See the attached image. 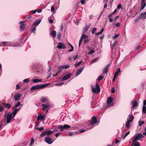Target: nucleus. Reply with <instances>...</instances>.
Masks as SVG:
<instances>
[{
	"instance_id": "nucleus-1",
	"label": "nucleus",
	"mask_w": 146,
	"mask_h": 146,
	"mask_svg": "<svg viewBox=\"0 0 146 146\" xmlns=\"http://www.w3.org/2000/svg\"><path fill=\"white\" fill-rule=\"evenodd\" d=\"M16 108L15 107V106L14 107H13L12 108V109L14 110L12 113L9 112L7 115H6V113L4 115V117L7 119V124L11 122L12 120L14 118L16 113L20 109V108L16 109Z\"/></svg>"
},
{
	"instance_id": "nucleus-2",
	"label": "nucleus",
	"mask_w": 146,
	"mask_h": 146,
	"mask_svg": "<svg viewBox=\"0 0 146 146\" xmlns=\"http://www.w3.org/2000/svg\"><path fill=\"white\" fill-rule=\"evenodd\" d=\"M97 122V119L96 116H93L91 120L90 121V123L88 125V129H90L93 127L95 124Z\"/></svg>"
},
{
	"instance_id": "nucleus-3",
	"label": "nucleus",
	"mask_w": 146,
	"mask_h": 146,
	"mask_svg": "<svg viewBox=\"0 0 146 146\" xmlns=\"http://www.w3.org/2000/svg\"><path fill=\"white\" fill-rule=\"evenodd\" d=\"M88 36H87L85 34H83L80 38L79 41V47H80L82 42L83 40V39L84 40V44H85L87 42H89V40L88 39Z\"/></svg>"
},
{
	"instance_id": "nucleus-4",
	"label": "nucleus",
	"mask_w": 146,
	"mask_h": 146,
	"mask_svg": "<svg viewBox=\"0 0 146 146\" xmlns=\"http://www.w3.org/2000/svg\"><path fill=\"white\" fill-rule=\"evenodd\" d=\"M48 85L47 84L37 85L31 87V90H37L39 89H43L44 88L48 86Z\"/></svg>"
},
{
	"instance_id": "nucleus-5",
	"label": "nucleus",
	"mask_w": 146,
	"mask_h": 146,
	"mask_svg": "<svg viewBox=\"0 0 146 146\" xmlns=\"http://www.w3.org/2000/svg\"><path fill=\"white\" fill-rule=\"evenodd\" d=\"M96 88L95 89L94 88L93 86H92V92L94 93H96L97 92L98 93H99L100 91V88L99 85V84H96Z\"/></svg>"
},
{
	"instance_id": "nucleus-6",
	"label": "nucleus",
	"mask_w": 146,
	"mask_h": 146,
	"mask_svg": "<svg viewBox=\"0 0 146 146\" xmlns=\"http://www.w3.org/2000/svg\"><path fill=\"white\" fill-rule=\"evenodd\" d=\"M70 127V126L68 125L65 124L64 126L60 125L58 126V129H61L60 131H62L64 129H69Z\"/></svg>"
},
{
	"instance_id": "nucleus-7",
	"label": "nucleus",
	"mask_w": 146,
	"mask_h": 146,
	"mask_svg": "<svg viewBox=\"0 0 146 146\" xmlns=\"http://www.w3.org/2000/svg\"><path fill=\"white\" fill-rule=\"evenodd\" d=\"M143 137H144V136L141 133L137 134V135L133 138V142H135L136 141H138L140 139Z\"/></svg>"
},
{
	"instance_id": "nucleus-8",
	"label": "nucleus",
	"mask_w": 146,
	"mask_h": 146,
	"mask_svg": "<svg viewBox=\"0 0 146 146\" xmlns=\"http://www.w3.org/2000/svg\"><path fill=\"white\" fill-rule=\"evenodd\" d=\"M58 45L57 46V48L59 49H65L66 48V46L63 43L60 42L58 43Z\"/></svg>"
},
{
	"instance_id": "nucleus-9",
	"label": "nucleus",
	"mask_w": 146,
	"mask_h": 146,
	"mask_svg": "<svg viewBox=\"0 0 146 146\" xmlns=\"http://www.w3.org/2000/svg\"><path fill=\"white\" fill-rule=\"evenodd\" d=\"M45 114L42 115L41 114H40L37 117V119L38 120H45Z\"/></svg>"
},
{
	"instance_id": "nucleus-10",
	"label": "nucleus",
	"mask_w": 146,
	"mask_h": 146,
	"mask_svg": "<svg viewBox=\"0 0 146 146\" xmlns=\"http://www.w3.org/2000/svg\"><path fill=\"white\" fill-rule=\"evenodd\" d=\"M69 65H63L61 66H60V67H59L58 68V73L60 72H61L63 68H66L68 69L69 68Z\"/></svg>"
},
{
	"instance_id": "nucleus-11",
	"label": "nucleus",
	"mask_w": 146,
	"mask_h": 146,
	"mask_svg": "<svg viewBox=\"0 0 146 146\" xmlns=\"http://www.w3.org/2000/svg\"><path fill=\"white\" fill-rule=\"evenodd\" d=\"M113 99L112 97H110L108 98L107 100V104L108 105H111V106H113L114 105L112 104H111V103L113 101Z\"/></svg>"
},
{
	"instance_id": "nucleus-12",
	"label": "nucleus",
	"mask_w": 146,
	"mask_h": 146,
	"mask_svg": "<svg viewBox=\"0 0 146 146\" xmlns=\"http://www.w3.org/2000/svg\"><path fill=\"white\" fill-rule=\"evenodd\" d=\"M45 141L49 144H51L53 143L50 137H45Z\"/></svg>"
},
{
	"instance_id": "nucleus-13",
	"label": "nucleus",
	"mask_w": 146,
	"mask_h": 146,
	"mask_svg": "<svg viewBox=\"0 0 146 146\" xmlns=\"http://www.w3.org/2000/svg\"><path fill=\"white\" fill-rule=\"evenodd\" d=\"M84 68V66H82V67H80L79 68V69L78 70L77 72H76V74L75 76H77L79 74H80V73L82 72Z\"/></svg>"
},
{
	"instance_id": "nucleus-14",
	"label": "nucleus",
	"mask_w": 146,
	"mask_h": 146,
	"mask_svg": "<svg viewBox=\"0 0 146 146\" xmlns=\"http://www.w3.org/2000/svg\"><path fill=\"white\" fill-rule=\"evenodd\" d=\"M71 73H69L68 74L65 75L62 78V80L64 81L68 80L71 77Z\"/></svg>"
},
{
	"instance_id": "nucleus-15",
	"label": "nucleus",
	"mask_w": 146,
	"mask_h": 146,
	"mask_svg": "<svg viewBox=\"0 0 146 146\" xmlns=\"http://www.w3.org/2000/svg\"><path fill=\"white\" fill-rule=\"evenodd\" d=\"M6 123H7L6 118H3L0 123V125H5L6 124Z\"/></svg>"
},
{
	"instance_id": "nucleus-16",
	"label": "nucleus",
	"mask_w": 146,
	"mask_h": 146,
	"mask_svg": "<svg viewBox=\"0 0 146 146\" xmlns=\"http://www.w3.org/2000/svg\"><path fill=\"white\" fill-rule=\"evenodd\" d=\"M138 106V103L136 101H134V102L133 104L131 107V110H134V108Z\"/></svg>"
},
{
	"instance_id": "nucleus-17",
	"label": "nucleus",
	"mask_w": 146,
	"mask_h": 146,
	"mask_svg": "<svg viewBox=\"0 0 146 146\" xmlns=\"http://www.w3.org/2000/svg\"><path fill=\"white\" fill-rule=\"evenodd\" d=\"M91 25L90 24L86 25L85 27V28L84 30V32H86L91 27Z\"/></svg>"
},
{
	"instance_id": "nucleus-18",
	"label": "nucleus",
	"mask_w": 146,
	"mask_h": 146,
	"mask_svg": "<svg viewBox=\"0 0 146 146\" xmlns=\"http://www.w3.org/2000/svg\"><path fill=\"white\" fill-rule=\"evenodd\" d=\"M25 16H26L25 18H26V21H24V22L26 21H30V20L29 19L31 18H32V17L30 15H29V16L25 15ZM23 22H23H23H20V23H22Z\"/></svg>"
},
{
	"instance_id": "nucleus-19",
	"label": "nucleus",
	"mask_w": 146,
	"mask_h": 146,
	"mask_svg": "<svg viewBox=\"0 0 146 146\" xmlns=\"http://www.w3.org/2000/svg\"><path fill=\"white\" fill-rule=\"evenodd\" d=\"M2 104L3 107L5 106V108H10L11 107V105L9 104H6L4 103H2Z\"/></svg>"
},
{
	"instance_id": "nucleus-20",
	"label": "nucleus",
	"mask_w": 146,
	"mask_h": 146,
	"mask_svg": "<svg viewBox=\"0 0 146 146\" xmlns=\"http://www.w3.org/2000/svg\"><path fill=\"white\" fill-rule=\"evenodd\" d=\"M21 95L20 94H15L14 96L15 99V101H18L19 99L21 97Z\"/></svg>"
},
{
	"instance_id": "nucleus-21",
	"label": "nucleus",
	"mask_w": 146,
	"mask_h": 146,
	"mask_svg": "<svg viewBox=\"0 0 146 146\" xmlns=\"http://www.w3.org/2000/svg\"><path fill=\"white\" fill-rule=\"evenodd\" d=\"M134 118V117L133 115L129 114V119H127V120H129L131 122H132Z\"/></svg>"
},
{
	"instance_id": "nucleus-22",
	"label": "nucleus",
	"mask_w": 146,
	"mask_h": 146,
	"mask_svg": "<svg viewBox=\"0 0 146 146\" xmlns=\"http://www.w3.org/2000/svg\"><path fill=\"white\" fill-rule=\"evenodd\" d=\"M26 27V25L24 24H21L20 25V28L21 30H23Z\"/></svg>"
},
{
	"instance_id": "nucleus-23",
	"label": "nucleus",
	"mask_w": 146,
	"mask_h": 146,
	"mask_svg": "<svg viewBox=\"0 0 146 146\" xmlns=\"http://www.w3.org/2000/svg\"><path fill=\"white\" fill-rule=\"evenodd\" d=\"M141 18L143 19H145L146 18V11L144 13H142L141 14Z\"/></svg>"
},
{
	"instance_id": "nucleus-24",
	"label": "nucleus",
	"mask_w": 146,
	"mask_h": 146,
	"mask_svg": "<svg viewBox=\"0 0 146 146\" xmlns=\"http://www.w3.org/2000/svg\"><path fill=\"white\" fill-rule=\"evenodd\" d=\"M131 122L129 121V120H127V122H126L125 123V126L127 128H128L130 126V123Z\"/></svg>"
},
{
	"instance_id": "nucleus-25",
	"label": "nucleus",
	"mask_w": 146,
	"mask_h": 146,
	"mask_svg": "<svg viewBox=\"0 0 146 146\" xmlns=\"http://www.w3.org/2000/svg\"><path fill=\"white\" fill-rule=\"evenodd\" d=\"M140 146V145L139 143L138 142H135L133 143L132 146Z\"/></svg>"
},
{
	"instance_id": "nucleus-26",
	"label": "nucleus",
	"mask_w": 146,
	"mask_h": 146,
	"mask_svg": "<svg viewBox=\"0 0 146 146\" xmlns=\"http://www.w3.org/2000/svg\"><path fill=\"white\" fill-rule=\"evenodd\" d=\"M51 35L54 37H55L56 35V33L55 31L53 30L51 32Z\"/></svg>"
},
{
	"instance_id": "nucleus-27",
	"label": "nucleus",
	"mask_w": 146,
	"mask_h": 146,
	"mask_svg": "<svg viewBox=\"0 0 146 146\" xmlns=\"http://www.w3.org/2000/svg\"><path fill=\"white\" fill-rule=\"evenodd\" d=\"M40 20H38L37 21H36L34 23V25L35 26H37L40 23Z\"/></svg>"
},
{
	"instance_id": "nucleus-28",
	"label": "nucleus",
	"mask_w": 146,
	"mask_h": 146,
	"mask_svg": "<svg viewBox=\"0 0 146 146\" xmlns=\"http://www.w3.org/2000/svg\"><path fill=\"white\" fill-rule=\"evenodd\" d=\"M46 131V135H47L48 136H49L50 135L52 134L53 133V131Z\"/></svg>"
},
{
	"instance_id": "nucleus-29",
	"label": "nucleus",
	"mask_w": 146,
	"mask_h": 146,
	"mask_svg": "<svg viewBox=\"0 0 146 146\" xmlns=\"http://www.w3.org/2000/svg\"><path fill=\"white\" fill-rule=\"evenodd\" d=\"M46 135V131H43L40 134V136L41 137H43L44 136Z\"/></svg>"
},
{
	"instance_id": "nucleus-30",
	"label": "nucleus",
	"mask_w": 146,
	"mask_h": 146,
	"mask_svg": "<svg viewBox=\"0 0 146 146\" xmlns=\"http://www.w3.org/2000/svg\"><path fill=\"white\" fill-rule=\"evenodd\" d=\"M42 81L41 80H39L37 79H35L33 80V82L34 83H36L38 82H40Z\"/></svg>"
},
{
	"instance_id": "nucleus-31",
	"label": "nucleus",
	"mask_w": 146,
	"mask_h": 146,
	"mask_svg": "<svg viewBox=\"0 0 146 146\" xmlns=\"http://www.w3.org/2000/svg\"><path fill=\"white\" fill-rule=\"evenodd\" d=\"M117 44V40H115V42L113 44L111 48L113 49V48H115V45Z\"/></svg>"
},
{
	"instance_id": "nucleus-32",
	"label": "nucleus",
	"mask_w": 146,
	"mask_h": 146,
	"mask_svg": "<svg viewBox=\"0 0 146 146\" xmlns=\"http://www.w3.org/2000/svg\"><path fill=\"white\" fill-rule=\"evenodd\" d=\"M83 62L82 60L81 61H80L78 62H76L74 66L75 67H77L78 66H79L80 64Z\"/></svg>"
},
{
	"instance_id": "nucleus-33",
	"label": "nucleus",
	"mask_w": 146,
	"mask_h": 146,
	"mask_svg": "<svg viewBox=\"0 0 146 146\" xmlns=\"http://www.w3.org/2000/svg\"><path fill=\"white\" fill-rule=\"evenodd\" d=\"M142 112L144 114L146 113V106H143Z\"/></svg>"
},
{
	"instance_id": "nucleus-34",
	"label": "nucleus",
	"mask_w": 146,
	"mask_h": 146,
	"mask_svg": "<svg viewBox=\"0 0 146 146\" xmlns=\"http://www.w3.org/2000/svg\"><path fill=\"white\" fill-rule=\"evenodd\" d=\"M7 42H2L1 43V44H2L3 46H7L9 44L7 43Z\"/></svg>"
},
{
	"instance_id": "nucleus-35",
	"label": "nucleus",
	"mask_w": 146,
	"mask_h": 146,
	"mask_svg": "<svg viewBox=\"0 0 146 146\" xmlns=\"http://www.w3.org/2000/svg\"><path fill=\"white\" fill-rule=\"evenodd\" d=\"M4 107L3 106L2 103H0V112L2 111L3 110Z\"/></svg>"
},
{
	"instance_id": "nucleus-36",
	"label": "nucleus",
	"mask_w": 146,
	"mask_h": 146,
	"mask_svg": "<svg viewBox=\"0 0 146 146\" xmlns=\"http://www.w3.org/2000/svg\"><path fill=\"white\" fill-rule=\"evenodd\" d=\"M47 98H41V102H42L43 103H44L45 101H46L47 100Z\"/></svg>"
},
{
	"instance_id": "nucleus-37",
	"label": "nucleus",
	"mask_w": 146,
	"mask_h": 146,
	"mask_svg": "<svg viewBox=\"0 0 146 146\" xmlns=\"http://www.w3.org/2000/svg\"><path fill=\"white\" fill-rule=\"evenodd\" d=\"M61 36V33L60 32L58 33L57 35V38L59 40L60 39Z\"/></svg>"
},
{
	"instance_id": "nucleus-38",
	"label": "nucleus",
	"mask_w": 146,
	"mask_h": 146,
	"mask_svg": "<svg viewBox=\"0 0 146 146\" xmlns=\"http://www.w3.org/2000/svg\"><path fill=\"white\" fill-rule=\"evenodd\" d=\"M51 68L50 67V66H49V69L48 72V74H49V77H48V78H49L51 76V74L50 73V71L51 70Z\"/></svg>"
},
{
	"instance_id": "nucleus-39",
	"label": "nucleus",
	"mask_w": 146,
	"mask_h": 146,
	"mask_svg": "<svg viewBox=\"0 0 146 146\" xmlns=\"http://www.w3.org/2000/svg\"><path fill=\"white\" fill-rule=\"evenodd\" d=\"M108 68L107 67H106L103 70V73L104 74H106L108 72Z\"/></svg>"
},
{
	"instance_id": "nucleus-40",
	"label": "nucleus",
	"mask_w": 146,
	"mask_h": 146,
	"mask_svg": "<svg viewBox=\"0 0 146 146\" xmlns=\"http://www.w3.org/2000/svg\"><path fill=\"white\" fill-rule=\"evenodd\" d=\"M95 51L93 49H91L88 52V54H90L94 53L95 52Z\"/></svg>"
},
{
	"instance_id": "nucleus-41",
	"label": "nucleus",
	"mask_w": 146,
	"mask_h": 146,
	"mask_svg": "<svg viewBox=\"0 0 146 146\" xmlns=\"http://www.w3.org/2000/svg\"><path fill=\"white\" fill-rule=\"evenodd\" d=\"M97 31V28H94L92 31V34H94Z\"/></svg>"
},
{
	"instance_id": "nucleus-42",
	"label": "nucleus",
	"mask_w": 146,
	"mask_h": 146,
	"mask_svg": "<svg viewBox=\"0 0 146 146\" xmlns=\"http://www.w3.org/2000/svg\"><path fill=\"white\" fill-rule=\"evenodd\" d=\"M144 121H140L139 122V126H141L142 125L144 124Z\"/></svg>"
},
{
	"instance_id": "nucleus-43",
	"label": "nucleus",
	"mask_w": 146,
	"mask_h": 146,
	"mask_svg": "<svg viewBox=\"0 0 146 146\" xmlns=\"http://www.w3.org/2000/svg\"><path fill=\"white\" fill-rule=\"evenodd\" d=\"M88 127L87 128H86V130H85L84 129H81V130H80L79 131L80 133H82L84 131H85L86 130H88Z\"/></svg>"
},
{
	"instance_id": "nucleus-44",
	"label": "nucleus",
	"mask_w": 146,
	"mask_h": 146,
	"mask_svg": "<svg viewBox=\"0 0 146 146\" xmlns=\"http://www.w3.org/2000/svg\"><path fill=\"white\" fill-rule=\"evenodd\" d=\"M129 133H130V131H128L127 133H126L125 134V135H124V137L123 138V139H124L125 138V137L128 135H129Z\"/></svg>"
},
{
	"instance_id": "nucleus-45",
	"label": "nucleus",
	"mask_w": 146,
	"mask_h": 146,
	"mask_svg": "<svg viewBox=\"0 0 146 146\" xmlns=\"http://www.w3.org/2000/svg\"><path fill=\"white\" fill-rule=\"evenodd\" d=\"M142 6L141 8V9L143 10L144 9V7H145L146 6V2L145 1V2H144L143 3V4L142 5H141Z\"/></svg>"
},
{
	"instance_id": "nucleus-46",
	"label": "nucleus",
	"mask_w": 146,
	"mask_h": 146,
	"mask_svg": "<svg viewBox=\"0 0 146 146\" xmlns=\"http://www.w3.org/2000/svg\"><path fill=\"white\" fill-rule=\"evenodd\" d=\"M34 142V139L33 138L31 139V141L30 144V145H32Z\"/></svg>"
},
{
	"instance_id": "nucleus-47",
	"label": "nucleus",
	"mask_w": 146,
	"mask_h": 146,
	"mask_svg": "<svg viewBox=\"0 0 146 146\" xmlns=\"http://www.w3.org/2000/svg\"><path fill=\"white\" fill-rule=\"evenodd\" d=\"M70 44L71 46V49L69 50L68 51L69 52H71L73 51L74 50V47L71 44Z\"/></svg>"
},
{
	"instance_id": "nucleus-48",
	"label": "nucleus",
	"mask_w": 146,
	"mask_h": 146,
	"mask_svg": "<svg viewBox=\"0 0 146 146\" xmlns=\"http://www.w3.org/2000/svg\"><path fill=\"white\" fill-rule=\"evenodd\" d=\"M29 79H24L23 81V82L24 83H27L28 82H29Z\"/></svg>"
},
{
	"instance_id": "nucleus-49",
	"label": "nucleus",
	"mask_w": 146,
	"mask_h": 146,
	"mask_svg": "<svg viewBox=\"0 0 146 146\" xmlns=\"http://www.w3.org/2000/svg\"><path fill=\"white\" fill-rule=\"evenodd\" d=\"M103 78V77L102 76H100L98 77V81H100L102 80Z\"/></svg>"
},
{
	"instance_id": "nucleus-50",
	"label": "nucleus",
	"mask_w": 146,
	"mask_h": 146,
	"mask_svg": "<svg viewBox=\"0 0 146 146\" xmlns=\"http://www.w3.org/2000/svg\"><path fill=\"white\" fill-rule=\"evenodd\" d=\"M97 61V58H96L94 59L92 61V62L90 63V64H92L94 63Z\"/></svg>"
},
{
	"instance_id": "nucleus-51",
	"label": "nucleus",
	"mask_w": 146,
	"mask_h": 146,
	"mask_svg": "<svg viewBox=\"0 0 146 146\" xmlns=\"http://www.w3.org/2000/svg\"><path fill=\"white\" fill-rule=\"evenodd\" d=\"M119 34H116L114 36H113V38L114 39H115L116 38L118 37L119 36Z\"/></svg>"
},
{
	"instance_id": "nucleus-52",
	"label": "nucleus",
	"mask_w": 146,
	"mask_h": 146,
	"mask_svg": "<svg viewBox=\"0 0 146 146\" xmlns=\"http://www.w3.org/2000/svg\"><path fill=\"white\" fill-rule=\"evenodd\" d=\"M64 83L62 82H60L56 84V85H58L59 86H61L62 85L64 84Z\"/></svg>"
},
{
	"instance_id": "nucleus-53",
	"label": "nucleus",
	"mask_w": 146,
	"mask_h": 146,
	"mask_svg": "<svg viewBox=\"0 0 146 146\" xmlns=\"http://www.w3.org/2000/svg\"><path fill=\"white\" fill-rule=\"evenodd\" d=\"M120 23L118 22V23H117L115 25V27H118L120 26Z\"/></svg>"
},
{
	"instance_id": "nucleus-54",
	"label": "nucleus",
	"mask_w": 146,
	"mask_h": 146,
	"mask_svg": "<svg viewBox=\"0 0 146 146\" xmlns=\"http://www.w3.org/2000/svg\"><path fill=\"white\" fill-rule=\"evenodd\" d=\"M43 129H44L43 127H39V128L38 127V128H36V129H38L40 131L43 130Z\"/></svg>"
},
{
	"instance_id": "nucleus-55",
	"label": "nucleus",
	"mask_w": 146,
	"mask_h": 146,
	"mask_svg": "<svg viewBox=\"0 0 146 146\" xmlns=\"http://www.w3.org/2000/svg\"><path fill=\"white\" fill-rule=\"evenodd\" d=\"M120 68H118L117 70L116 71V72H115V73H116V74H118L120 72Z\"/></svg>"
},
{
	"instance_id": "nucleus-56",
	"label": "nucleus",
	"mask_w": 146,
	"mask_h": 146,
	"mask_svg": "<svg viewBox=\"0 0 146 146\" xmlns=\"http://www.w3.org/2000/svg\"><path fill=\"white\" fill-rule=\"evenodd\" d=\"M121 5L120 4H119L117 6V9H119L121 8Z\"/></svg>"
},
{
	"instance_id": "nucleus-57",
	"label": "nucleus",
	"mask_w": 146,
	"mask_h": 146,
	"mask_svg": "<svg viewBox=\"0 0 146 146\" xmlns=\"http://www.w3.org/2000/svg\"><path fill=\"white\" fill-rule=\"evenodd\" d=\"M78 55H76V56H73L72 57H73V58L74 59V60H75L77 58H78Z\"/></svg>"
},
{
	"instance_id": "nucleus-58",
	"label": "nucleus",
	"mask_w": 146,
	"mask_h": 146,
	"mask_svg": "<svg viewBox=\"0 0 146 146\" xmlns=\"http://www.w3.org/2000/svg\"><path fill=\"white\" fill-rule=\"evenodd\" d=\"M20 102H18L15 105V107H17L18 106H19L20 104Z\"/></svg>"
},
{
	"instance_id": "nucleus-59",
	"label": "nucleus",
	"mask_w": 146,
	"mask_h": 146,
	"mask_svg": "<svg viewBox=\"0 0 146 146\" xmlns=\"http://www.w3.org/2000/svg\"><path fill=\"white\" fill-rule=\"evenodd\" d=\"M111 91L113 93H114L115 92V90L114 88H111Z\"/></svg>"
},
{
	"instance_id": "nucleus-60",
	"label": "nucleus",
	"mask_w": 146,
	"mask_h": 146,
	"mask_svg": "<svg viewBox=\"0 0 146 146\" xmlns=\"http://www.w3.org/2000/svg\"><path fill=\"white\" fill-rule=\"evenodd\" d=\"M63 24H62L61 25V31H62L63 30Z\"/></svg>"
},
{
	"instance_id": "nucleus-61",
	"label": "nucleus",
	"mask_w": 146,
	"mask_h": 146,
	"mask_svg": "<svg viewBox=\"0 0 146 146\" xmlns=\"http://www.w3.org/2000/svg\"><path fill=\"white\" fill-rule=\"evenodd\" d=\"M60 134V133H56L55 135V137H58V136H59Z\"/></svg>"
},
{
	"instance_id": "nucleus-62",
	"label": "nucleus",
	"mask_w": 146,
	"mask_h": 146,
	"mask_svg": "<svg viewBox=\"0 0 146 146\" xmlns=\"http://www.w3.org/2000/svg\"><path fill=\"white\" fill-rule=\"evenodd\" d=\"M85 0H80V2L82 4H84L85 3Z\"/></svg>"
},
{
	"instance_id": "nucleus-63",
	"label": "nucleus",
	"mask_w": 146,
	"mask_h": 146,
	"mask_svg": "<svg viewBox=\"0 0 146 146\" xmlns=\"http://www.w3.org/2000/svg\"><path fill=\"white\" fill-rule=\"evenodd\" d=\"M119 16H116L115 17V18L114 19V21H116L117 20V19L118 18Z\"/></svg>"
},
{
	"instance_id": "nucleus-64",
	"label": "nucleus",
	"mask_w": 146,
	"mask_h": 146,
	"mask_svg": "<svg viewBox=\"0 0 146 146\" xmlns=\"http://www.w3.org/2000/svg\"><path fill=\"white\" fill-rule=\"evenodd\" d=\"M36 30V28H34L33 29H31V31L32 32L35 33Z\"/></svg>"
}]
</instances>
